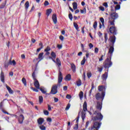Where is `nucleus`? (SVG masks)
Wrapping results in <instances>:
<instances>
[{
  "label": "nucleus",
  "instance_id": "1",
  "mask_svg": "<svg viewBox=\"0 0 130 130\" xmlns=\"http://www.w3.org/2000/svg\"><path fill=\"white\" fill-rule=\"evenodd\" d=\"M63 78L62 77V73L60 72V71H59V74L58 76V84L54 85L52 87L50 93L51 94H53V95H55V94H56L57 93V86H60V84L61 82H62Z\"/></svg>",
  "mask_w": 130,
  "mask_h": 130
},
{
  "label": "nucleus",
  "instance_id": "2",
  "mask_svg": "<svg viewBox=\"0 0 130 130\" xmlns=\"http://www.w3.org/2000/svg\"><path fill=\"white\" fill-rule=\"evenodd\" d=\"M108 54H110V55L107 57L105 62H104L103 63L104 68L106 70L108 69L107 72H108V69L112 66V61H111V58L112 57L113 53H108Z\"/></svg>",
  "mask_w": 130,
  "mask_h": 130
},
{
  "label": "nucleus",
  "instance_id": "3",
  "mask_svg": "<svg viewBox=\"0 0 130 130\" xmlns=\"http://www.w3.org/2000/svg\"><path fill=\"white\" fill-rule=\"evenodd\" d=\"M110 17L108 21L109 26H114V22L118 18V14L116 12H112L110 14Z\"/></svg>",
  "mask_w": 130,
  "mask_h": 130
},
{
  "label": "nucleus",
  "instance_id": "4",
  "mask_svg": "<svg viewBox=\"0 0 130 130\" xmlns=\"http://www.w3.org/2000/svg\"><path fill=\"white\" fill-rule=\"evenodd\" d=\"M109 42H111L112 43L111 46L110 47L109 49L108 53H113V52L114 51V44L115 43V41L116 40V37L115 36H111L110 37L109 39H108Z\"/></svg>",
  "mask_w": 130,
  "mask_h": 130
},
{
  "label": "nucleus",
  "instance_id": "5",
  "mask_svg": "<svg viewBox=\"0 0 130 130\" xmlns=\"http://www.w3.org/2000/svg\"><path fill=\"white\" fill-rule=\"evenodd\" d=\"M93 114L95 115V116L93 117V120L101 121L103 119V116L100 111L96 110L94 112Z\"/></svg>",
  "mask_w": 130,
  "mask_h": 130
},
{
  "label": "nucleus",
  "instance_id": "6",
  "mask_svg": "<svg viewBox=\"0 0 130 130\" xmlns=\"http://www.w3.org/2000/svg\"><path fill=\"white\" fill-rule=\"evenodd\" d=\"M102 122H99L98 121H95L93 122V125L88 128L89 130H99L100 127H101Z\"/></svg>",
  "mask_w": 130,
  "mask_h": 130
},
{
  "label": "nucleus",
  "instance_id": "7",
  "mask_svg": "<svg viewBox=\"0 0 130 130\" xmlns=\"http://www.w3.org/2000/svg\"><path fill=\"white\" fill-rule=\"evenodd\" d=\"M104 97H105V91H103L101 93L98 92L95 94V99L96 100H102V102H103L104 100Z\"/></svg>",
  "mask_w": 130,
  "mask_h": 130
},
{
  "label": "nucleus",
  "instance_id": "8",
  "mask_svg": "<svg viewBox=\"0 0 130 130\" xmlns=\"http://www.w3.org/2000/svg\"><path fill=\"white\" fill-rule=\"evenodd\" d=\"M108 32V33H110V34H112L114 36L117 34V29H116V27H115V23L114 25H112V26L109 28V31Z\"/></svg>",
  "mask_w": 130,
  "mask_h": 130
},
{
  "label": "nucleus",
  "instance_id": "9",
  "mask_svg": "<svg viewBox=\"0 0 130 130\" xmlns=\"http://www.w3.org/2000/svg\"><path fill=\"white\" fill-rule=\"evenodd\" d=\"M49 58L52 59L53 62H55V59L56 58V54L55 52L52 51L51 53V56H49Z\"/></svg>",
  "mask_w": 130,
  "mask_h": 130
},
{
  "label": "nucleus",
  "instance_id": "10",
  "mask_svg": "<svg viewBox=\"0 0 130 130\" xmlns=\"http://www.w3.org/2000/svg\"><path fill=\"white\" fill-rule=\"evenodd\" d=\"M24 119H25V117H24V115L22 114L20 115L19 117H18L19 123L22 124V123H23V122L24 121Z\"/></svg>",
  "mask_w": 130,
  "mask_h": 130
},
{
  "label": "nucleus",
  "instance_id": "11",
  "mask_svg": "<svg viewBox=\"0 0 130 130\" xmlns=\"http://www.w3.org/2000/svg\"><path fill=\"white\" fill-rule=\"evenodd\" d=\"M50 50H51V48L49 46H47V47L44 49V51L46 52L45 55H49V54H50V53L49 52Z\"/></svg>",
  "mask_w": 130,
  "mask_h": 130
},
{
  "label": "nucleus",
  "instance_id": "12",
  "mask_svg": "<svg viewBox=\"0 0 130 130\" xmlns=\"http://www.w3.org/2000/svg\"><path fill=\"white\" fill-rule=\"evenodd\" d=\"M106 88L104 85H100L98 86V90L99 92H105Z\"/></svg>",
  "mask_w": 130,
  "mask_h": 130
},
{
  "label": "nucleus",
  "instance_id": "13",
  "mask_svg": "<svg viewBox=\"0 0 130 130\" xmlns=\"http://www.w3.org/2000/svg\"><path fill=\"white\" fill-rule=\"evenodd\" d=\"M96 109L100 111L102 109V102H98L96 105Z\"/></svg>",
  "mask_w": 130,
  "mask_h": 130
},
{
  "label": "nucleus",
  "instance_id": "14",
  "mask_svg": "<svg viewBox=\"0 0 130 130\" xmlns=\"http://www.w3.org/2000/svg\"><path fill=\"white\" fill-rule=\"evenodd\" d=\"M52 19L53 20L54 24H56L57 23V17L56 14H53L52 16Z\"/></svg>",
  "mask_w": 130,
  "mask_h": 130
},
{
  "label": "nucleus",
  "instance_id": "15",
  "mask_svg": "<svg viewBox=\"0 0 130 130\" xmlns=\"http://www.w3.org/2000/svg\"><path fill=\"white\" fill-rule=\"evenodd\" d=\"M108 77V73L105 72L104 74L102 76V79L103 81H106L107 80V78Z\"/></svg>",
  "mask_w": 130,
  "mask_h": 130
},
{
  "label": "nucleus",
  "instance_id": "16",
  "mask_svg": "<svg viewBox=\"0 0 130 130\" xmlns=\"http://www.w3.org/2000/svg\"><path fill=\"white\" fill-rule=\"evenodd\" d=\"M55 62V63L57 64L58 68H60V67L61 66V62L60 61V60L59 58H57L56 61L55 60V62Z\"/></svg>",
  "mask_w": 130,
  "mask_h": 130
},
{
  "label": "nucleus",
  "instance_id": "17",
  "mask_svg": "<svg viewBox=\"0 0 130 130\" xmlns=\"http://www.w3.org/2000/svg\"><path fill=\"white\" fill-rule=\"evenodd\" d=\"M34 86L36 87L37 89H40V84H39V82L36 79V80H34Z\"/></svg>",
  "mask_w": 130,
  "mask_h": 130
},
{
  "label": "nucleus",
  "instance_id": "18",
  "mask_svg": "<svg viewBox=\"0 0 130 130\" xmlns=\"http://www.w3.org/2000/svg\"><path fill=\"white\" fill-rule=\"evenodd\" d=\"M79 118H80V116H78L77 117V120H76V124H75V126L74 127V129L75 130H78V129L79 128V124H78V122H79Z\"/></svg>",
  "mask_w": 130,
  "mask_h": 130
},
{
  "label": "nucleus",
  "instance_id": "19",
  "mask_svg": "<svg viewBox=\"0 0 130 130\" xmlns=\"http://www.w3.org/2000/svg\"><path fill=\"white\" fill-rule=\"evenodd\" d=\"M39 125H41L44 122V119L43 118H39L37 120Z\"/></svg>",
  "mask_w": 130,
  "mask_h": 130
},
{
  "label": "nucleus",
  "instance_id": "20",
  "mask_svg": "<svg viewBox=\"0 0 130 130\" xmlns=\"http://www.w3.org/2000/svg\"><path fill=\"white\" fill-rule=\"evenodd\" d=\"M0 78L2 83H5V74H4V72H1Z\"/></svg>",
  "mask_w": 130,
  "mask_h": 130
},
{
  "label": "nucleus",
  "instance_id": "21",
  "mask_svg": "<svg viewBox=\"0 0 130 130\" xmlns=\"http://www.w3.org/2000/svg\"><path fill=\"white\" fill-rule=\"evenodd\" d=\"M83 111L86 112V111H88V109L87 108V102H84L83 105Z\"/></svg>",
  "mask_w": 130,
  "mask_h": 130
},
{
  "label": "nucleus",
  "instance_id": "22",
  "mask_svg": "<svg viewBox=\"0 0 130 130\" xmlns=\"http://www.w3.org/2000/svg\"><path fill=\"white\" fill-rule=\"evenodd\" d=\"M71 69L73 73H76V65L74 63L71 64Z\"/></svg>",
  "mask_w": 130,
  "mask_h": 130
},
{
  "label": "nucleus",
  "instance_id": "23",
  "mask_svg": "<svg viewBox=\"0 0 130 130\" xmlns=\"http://www.w3.org/2000/svg\"><path fill=\"white\" fill-rule=\"evenodd\" d=\"M72 80V75L71 74L67 75L65 77L66 81H71Z\"/></svg>",
  "mask_w": 130,
  "mask_h": 130
},
{
  "label": "nucleus",
  "instance_id": "24",
  "mask_svg": "<svg viewBox=\"0 0 130 130\" xmlns=\"http://www.w3.org/2000/svg\"><path fill=\"white\" fill-rule=\"evenodd\" d=\"M6 88L8 91H9V93H10V94H13V93H14V91H13V90H12V88H11L10 86L7 85Z\"/></svg>",
  "mask_w": 130,
  "mask_h": 130
},
{
  "label": "nucleus",
  "instance_id": "25",
  "mask_svg": "<svg viewBox=\"0 0 130 130\" xmlns=\"http://www.w3.org/2000/svg\"><path fill=\"white\" fill-rule=\"evenodd\" d=\"M85 117H86V113L85 112L82 111L81 112V118H82L83 121H84V120H85Z\"/></svg>",
  "mask_w": 130,
  "mask_h": 130
},
{
  "label": "nucleus",
  "instance_id": "26",
  "mask_svg": "<svg viewBox=\"0 0 130 130\" xmlns=\"http://www.w3.org/2000/svg\"><path fill=\"white\" fill-rule=\"evenodd\" d=\"M52 12V9H49L47 10L46 11V15L49 17V15H50L51 14Z\"/></svg>",
  "mask_w": 130,
  "mask_h": 130
},
{
  "label": "nucleus",
  "instance_id": "27",
  "mask_svg": "<svg viewBox=\"0 0 130 130\" xmlns=\"http://www.w3.org/2000/svg\"><path fill=\"white\" fill-rule=\"evenodd\" d=\"M43 54H44V53L43 52H41L39 54L38 58L40 60H42V59H43Z\"/></svg>",
  "mask_w": 130,
  "mask_h": 130
},
{
  "label": "nucleus",
  "instance_id": "28",
  "mask_svg": "<svg viewBox=\"0 0 130 130\" xmlns=\"http://www.w3.org/2000/svg\"><path fill=\"white\" fill-rule=\"evenodd\" d=\"M29 6H30V5L29 3V1H26L24 5L25 9L26 11H27L28 10Z\"/></svg>",
  "mask_w": 130,
  "mask_h": 130
},
{
  "label": "nucleus",
  "instance_id": "29",
  "mask_svg": "<svg viewBox=\"0 0 130 130\" xmlns=\"http://www.w3.org/2000/svg\"><path fill=\"white\" fill-rule=\"evenodd\" d=\"M94 83H92L91 84V89L89 90V96H91V95H92V91H93V90H94Z\"/></svg>",
  "mask_w": 130,
  "mask_h": 130
},
{
  "label": "nucleus",
  "instance_id": "30",
  "mask_svg": "<svg viewBox=\"0 0 130 130\" xmlns=\"http://www.w3.org/2000/svg\"><path fill=\"white\" fill-rule=\"evenodd\" d=\"M104 39H105V42L106 44H107V41L108 40V35L107 34V33H105Z\"/></svg>",
  "mask_w": 130,
  "mask_h": 130
},
{
  "label": "nucleus",
  "instance_id": "31",
  "mask_svg": "<svg viewBox=\"0 0 130 130\" xmlns=\"http://www.w3.org/2000/svg\"><path fill=\"white\" fill-rule=\"evenodd\" d=\"M39 101L40 104L43 103V96L40 95L39 96Z\"/></svg>",
  "mask_w": 130,
  "mask_h": 130
},
{
  "label": "nucleus",
  "instance_id": "32",
  "mask_svg": "<svg viewBox=\"0 0 130 130\" xmlns=\"http://www.w3.org/2000/svg\"><path fill=\"white\" fill-rule=\"evenodd\" d=\"M7 5V1H5L4 3H2L0 6V9H4Z\"/></svg>",
  "mask_w": 130,
  "mask_h": 130
},
{
  "label": "nucleus",
  "instance_id": "33",
  "mask_svg": "<svg viewBox=\"0 0 130 130\" xmlns=\"http://www.w3.org/2000/svg\"><path fill=\"white\" fill-rule=\"evenodd\" d=\"M22 82L23 83L24 85L25 86V87H26L27 86V81L26 80V78H25L24 77H23L22 79Z\"/></svg>",
  "mask_w": 130,
  "mask_h": 130
},
{
  "label": "nucleus",
  "instance_id": "34",
  "mask_svg": "<svg viewBox=\"0 0 130 130\" xmlns=\"http://www.w3.org/2000/svg\"><path fill=\"white\" fill-rule=\"evenodd\" d=\"M73 7L74 10H77V9H78V4H77V3L76 2L73 3Z\"/></svg>",
  "mask_w": 130,
  "mask_h": 130
},
{
  "label": "nucleus",
  "instance_id": "35",
  "mask_svg": "<svg viewBox=\"0 0 130 130\" xmlns=\"http://www.w3.org/2000/svg\"><path fill=\"white\" fill-rule=\"evenodd\" d=\"M10 65H12V62L9 61L8 63H5L4 64V67L5 69H7L8 67H9V66H10Z\"/></svg>",
  "mask_w": 130,
  "mask_h": 130
},
{
  "label": "nucleus",
  "instance_id": "36",
  "mask_svg": "<svg viewBox=\"0 0 130 130\" xmlns=\"http://www.w3.org/2000/svg\"><path fill=\"white\" fill-rule=\"evenodd\" d=\"M85 62H86V57H83L82 60L81 61V66H84L85 64Z\"/></svg>",
  "mask_w": 130,
  "mask_h": 130
},
{
  "label": "nucleus",
  "instance_id": "37",
  "mask_svg": "<svg viewBox=\"0 0 130 130\" xmlns=\"http://www.w3.org/2000/svg\"><path fill=\"white\" fill-rule=\"evenodd\" d=\"M76 83L78 87H80V86L82 85V81H81V79H78V80L76 82Z\"/></svg>",
  "mask_w": 130,
  "mask_h": 130
},
{
  "label": "nucleus",
  "instance_id": "38",
  "mask_svg": "<svg viewBox=\"0 0 130 130\" xmlns=\"http://www.w3.org/2000/svg\"><path fill=\"white\" fill-rule=\"evenodd\" d=\"M80 99H82L84 97V93L83 91H80L79 94Z\"/></svg>",
  "mask_w": 130,
  "mask_h": 130
},
{
  "label": "nucleus",
  "instance_id": "39",
  "mask_svg": "<svg viewBox=\"0 0 130 130\" xmlns=\"http://www.w3.org/2000/svg\"><path fill=\"white\" fill-rule=\"evenodd\" d=\"M74 26L76 30H79V25L78 24H77V23L74 22Z\"/></svg>",
  "mask_w": 130,
  "mask_h": 130
},
{
  "label": "nucleus",
  "instance_id": "40",
  "mask_svg": "<svg viewBox=\"0 0 130 130\" xmlns=\"http://www.w3.org/2000/svg\"><path fill=\"white\" fill-rule=\"evenodd\" d=\"M39 127H40V129H41V130H46V127H45L43 125L39 126Z\"/></svg>",
  "mask_w": 130,
  "mask_h": 130
},
{
  "label": "nucleus",
  "instance_id": "41",
  "mask_svg": "<svg viewBox=\"0 0 130 130\" xmlns=\"http://www.w3.org/2000/svg\"><path fill=\"white\" fill-rule=\"evenodd\" d=\"M32 79H34V81L37 80V79H36V76L35 75V72H34L32 73Z\"/></svg>",
  "mask_w": 130,
  "mask_h": 130
},
{
  "label": "nucleus",
  "instance_id": "42",
  "mask_svg": "<svg viewBox=\"0 0 130 130\" xmlns=\"http://www.w3.org/2000/svg\"><path fill=\"white\" fill-rule=\"evenodd\" d=\"M100 20L101 21L102 25L104 26V18H103V17H101L100 18Z\"/></svg>",
  "mask_w": 130,
  "mask_h": 130
},
{
  "label": "nucleus",
  "instance_id": "43",
  "mask_svg": "<svg viewBox=\"0 0 130 130\" xmlns=\"http://www.w3.org/2000/svg\"><path fill=\"white\" fill-rule=\"evenodd\" d=\"M115 10H120V5H117L115 7Z\"/></svg>",
  "mask_w": 130,
  "mask_h": 130
},
{
  "label": "nucleus",
  "instance_id": "44",
  "mask_svg": "<svg viewBox=\"0 0 130 130\" xmlns=\"http://www.w3.org/2000/svg\"><path fill=\"white\" fill-rule=\"evenodd\" d=\"M40 91H41V92H42V93H43V94H46V91L45 90H44V89L40 88Z\"/></svg>",
  "mask_w": 130,
  "mask_h": 130
},
{
  "label": "nucleus",
  "instance_id": "45",
  "mask_svg": "<svg viewBox=\"0 0 130 130\" xmlns=\"http://www.w3.org/2000/svg\"><path fill=\"white\" fill-rule=\"evenodd\" d=\"M87 78H88V79H90V78L92 77V73L91 72L87 73Z\"/></svg>",
  "mask_w": 130,
  "mask_h": 130
},
{
  "label": "nucleus",
  "instance_id": "46",
  "mask_svg": "<svg viewBox=\"0 0 130 130\" xmlns=\"http://www.w3.org/2000/svg\"><path fill=\"white\" fill-rule=\"evenodd\" d=\"M69 18L71 21H73V14L72 13L69 14Z\"/></svg>",
  "mask_w": 130,
  "mask_h": 130
},
{
  "label": "nucleus",
  "instance_id": "47",
  "mask_svg": "<svg viewBox=\"0 0 130 130\" xmlns=\"http://www.w3.org/2000/svg\"><path fill=\"white\" fill-rule=\"evenodd\" d=\"M103 6L106 8V9H107L108 8V4L107 3H104L103 4Z\"/></svg>",
  "mask_w": 130,
  "mask_h": 130
},
{
  "label": "nucleus",
  "instance_id": "48",
  "mask_svg": "<svg viewBox=\"0 0 130 130\" xmlns=\"http://www.w3.org/2000/svg\"><path fill=\"white\" fill-rule=\"evenodd\" d=\"M80 13L81 14H86V8L83 9V10H80Z\"/></svg>",
  "mask_w": 130,
  "mask_h": 130
},
{
  "label": "nucleus",
  "instance_id": "49",
  "mask_svg": "<svg viewBox=\"0 0 130 130\" xmlns=\"http://www.w3.org/2000/svg\"><path fill=\"white\" fill-rule=\"evenodd\" d=\"M98 71L100 73H101L102 71H103V67H101V68L98 67Z\"/></svg>",
  "mask_w": 130,
  "mask_h": 130
},
{
  "label": "nucleus",
  "instance_id": "50",
  "mask_svg": "<svg viewBox=\"0 0 130 130\" xmlns=\"http://www.w3.org/2000/svg\"><path fill=\"white\" fill-rule=\"evenodd\" d=\"M9 62H11V64H13V66L16 64V61H15V60H13L12 61L11 60H10Z\"/></svg>",
  "mask_w": 130,
  "mask_h": 130
},
{
  "label": "nucleus",
  "instance_id": "51",
  "mask_svg": "<svg viewBox=\"0 0 130 130\" xmlns=\"http://www.w3.org/2000/svg\"><path fill=\"white\" fill-rule=\"evenodd\" d=\"M93 28L94 29H96L97 28V21H95L93 23Z\"/></svg>",
  "mask_w": 130,
  "mask_h": 130
},
{
  "label": "nucleus",
  "instance_id": "52",
  "mask_svg": "<svg viewBox=\"0 0 130 130\" xmlns=\"http://www.w3.org/2000/svg\"><path fill=\"white\" fill-rule=\"evenodd\" d=\"M44 6L45 7H46L47 6H49V2H48V1H45V3H44Z\"/></svg>",
  "mask_w": 130,
  "mask_h": 130
},
{
  "label": "nucleus",
  "instance_id": "53",
  "mask_svg": "<svg viewBox=\"0 0 130 130\" xmlns=\"http://www.w3.org/2000/svg\"><path fill=\"white\" fill-rule=\"evenodd\" d=\"M88 46H89L90 49H91V48H93L94 47V45H93V44H92V43H89Z\"/></svg>",
  "mask_w": 130,
  "mask_h": 130
},
{
  "label": "nucleus",
  "instance_id": "54",
  "mask_svg": "<svg viewBox=\"0 0 130 130\" xmlns=\"http://www.w3.org/2000/svg\"><path fill=\"white\" fill-rule=\"evenodd\" d=\"M44 113L45 115H48V114H49V112H48V111H47V110H44Z\"/></svg>",
  "mask_w": 130,
  "mask_h": 130
},
{
  "label": "nucleus",
  "instance_id": "55",
  "mask_svg": "<svg viewBox=\"0 0 130 130\" xmlns=\"http://www.w3.org/2000/svg\"><path fill=\"white\" fill-rule=\"evenodd\" d=\"M99 9L101 11H102V12H104V11H105V8H104L103 6L100 7Z\"/></svg>",
  "mask_w": 130,
  "mask_h": 130
},
{
  "label": "nucleus",
  "instance_id": "56",
  "mask_svg": "<svg viewBox=\"0 0 130 130\" xmlns=\"http://www.w3.org/2000/svg\"><path fill=\"white\" fill-rule=\"evenodd\" d=\"M2 112H3V113H5V114H8V115H10V113H9V112H8L5 111V110L2 109Z\"/></svg>",
  "mask_w": 130,
  "mask_h": 130
},
{
  "label": "nucleus",
  "instance_id": "57",
  "mask_svg": "<svg viewBox=\"0 0 130 130\" xmlns=\"http://www.w3.org/2000/svg\"><path fill=\"white\" fill-rule=\"evenodd\" d=\"M99 51V49H98V48H95L94 53L97 54V53H98Z\"/></svg>",
  "mask_w": 130,
  "mask_h": 130
},
{
  "label": "nucleus",
  "instance_id": "58",
  "mask_svg": "<svg viewBox=\"0 0 130 130\" xmlns=\"http://www.w3.org/2000/svg\"><path fill=\"white\" fill-rule=\"evenodd\" d=\"M70 107H71V104H69L65 109L66 110H69V109H70Z\"/></svg>",
  "mask_w": 130,
  "mask_h": 130
},
{
  "label": "nucleus",
  "instance_id": "59",
  "mask_svg": "<svg viewBox=\"0 0 130 130\" xmlns=\"http://www.w3.org/2000/svg\"><path fill=\"white\" fill-rule=\"evenodd\" d=\"M57 48H58L59 49H61V48H62V45H60V44H58L57 45Z\"/></svg>",
  "mask_w": 130,
  "mask_h": 130
},
{
  "label": "nucleus",
  "instance_id": "60",
  "mask_svg": "<svg viewBox=\"0 0 130 130\" xmlns=\"http://www.w3.org/2000/svg\"><path fill=\"white\" fill-rule=\"evenodd\" d=\"M59 39L61 40V41H63V40L64 39V38L62 36H59Z\"/></svg>",
  "mask_w": 130,
  "mask_h": 130
},
{
  "label": "nucleus",
  "instance_id": "61",
  "mask_svg": "<svg viewBox=\"0 0 130 130\" xmlns=\"http://www.w3.org/2000/svg\"><path fill=\"white\" fill-rule=\"evenodd\" d=\"M31 90H33L34 92H38V89L34 88V87H31Z\"/></svg>",
  "mask_w": 130,
  "mask_h": 130
},
{
  "label": "nucleus",
  "instance_id": "62",
  "mask_svg": "<svg viewBox=\"0 0 130 130\" xmlns=\"http://www.w3.org/2000/svg\"><path fill=\"white\" fill-rule=\"evenodd\" d=\"M66 98L67 99H71V98H72V95H71L70 94H67L66 96Z\"/></svg>",
  "mask_w": 130,
  "mask_h": 130
},
{
  "label": "nucleus",
  "instance_id": "63",
  "mask_svg": "<svg viewBox=\"0 0 130 130\" xmlns=\"http://www.w3.org/2000/svg\"><path fill=\"white\" fill-rule=\"evenodd\" d=\"M47 121H48L49 122H51V121H52V119H51V118H48L47 119Z\"/></svg>",
  "mask_w": 130,
  "mask_h": 130
},
{
  "label": "nucleus",
  "instance_id": "64",
  "mask_svg": "<svg viewBox=\"0 0 130 130\" xmlns=\"http://www.w3.org/2000/svg\"><path fill=\"white\" fill-rule=\"evenodd\" d=\"M48 110L49 111H51V106L50 105H48Z\"/></svg>",
  "mask_w": 130,
  "mask_h": 130
}]
</instances>
